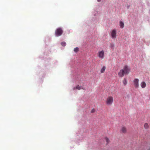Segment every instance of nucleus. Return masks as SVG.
Segmentation results:
<instances>
[{"instance_id":"15","label":"nucleus","mask_w":150,"mask_h":150,"mask_svg":"<svg viewBox=\"0 0 150 150\" xmlns=\"http://www.w3.org/2000/svg\"><path fill=\"white\" fill-rule=\"evenodd\" d=\"M144 127L145 128L147 129L148 128L149 125L147 123H146L144 124Z\"/></svg>"},{"instance_id":"2","label":"nucleus","mask_w":150,"mask_h":150,"mask_svg":"<svg viewBox=\"0 0 150 150\" xmlns=\"http://www.w3.org/2000/svg\"><path fill=\"white\" fill-rule=\"evenodd\" d=\"M113 102V98L111 96H108L105 101L106 104L108 105H111Z\"/></svg>"},{"instance_id":"18","label":"nucleus","mask_w":150,"mask_h":150,"mask_svg":"<svg viewBox=\"0 0 150 150\" xmlns=\"http://www.w3.org/2000/svg\"><path fill=\"white\" fill-rule=\"evenodd\" d=\"M101 1V0H98V2H100Z\"/></svg>"},{"instance_id":"11","label":"nucleus","mask_w":150,"mask_h":150,"mask_svg":"<svg viewBox=\"0 0 150 150\" xmlns=\"http://www.w3.org/2000/svg\"><path fill=\"white\" fill-rule=\"evenodd\" d=\"M106 68L105 66H103L102 68L100 70V72L101 73H103L105 69Z\"/></svg>"},{"instance_id":"8","label":"nucleus","mask_w":150,"mask_h":150,"mask_svg":"<svg viewBox=\"0 0 150 150\" xmlns=\"http://www.w3.org/2000/svg\"><path fill=\"white\" fill-rule=\"evenodd\" d=\"M140 85L141 87L142 88H145L146 86V83L144 82H142L141 84Z\"/></svg>"},{"instance_id":"6","label":"nucleus","mask_w":150,"mask_h":150,"mask_svg":"<svg viewBox=\"0 0 150 150\" xmlns=\"http://www.w3.org/2000/svg\"><path fill=\"white\" fill-rule=\"evenodd\" d=\"M139 79H135L134 80V87L136 88H138L139 86Z\"/></svg>"},{"instance_id":"5","label":"nucleus","mask_w":150,"mask_h":150,"mask_svg":"<svg viewBox=\"0 0 150 150\" xmlns=\"http://www.w3.org/2000/svg\"><path fill=\"white\" fill-rule=\"evenodd\" d=\"M104 51L103 50H102L98 52V55L99 58L101 59H103L104 57Z\"/></svg>"},{"instance_id":"7","label":"nucleus","mask_w":150,"mask_h":150,"mask_svg":"<svg viewBox=\"0 0 150 150\" xmlns=\"http://www.w3.org/2000/svg\"><path fill=\"white\" fill-rule=\"evenodd\" d=\"M121 133H126L127 132V129L126 127L125 126H122L120 130Z\"/></svg>"},{"instance_id":"1","label":"nucleus","mask_w":150,"mask_h":150,"mask_svg":"<svg viewBox=\"0 0 150 150\" xmlns=\"http://www.w3.org/2000/svg\"><path fill=\"white\" fill-rule=\"evenodd\" d=\"M130 69L128 66H125L124 68L121 70L118 73L119 76L120 77H122L125 74H129Z\"/></svg>"},{"instance_id":"14","label":"nucleus","mask_w":150,"mask_h":150,"mask_svg":"<svg viewBox=\"0 0 150 150\" xmlns=\"http://www.w3.org/2000/svg\"><path fill=\"white\" fill-rule=\"evenodd\" d=\"M105 139L106 141L107 144H108L109 143V140L107 137H105Z\"/></svg>"},{"instance_id":"3","label":"nucleus","mask_w":150,"mask_h":150,"mask_svg":"<svg viewBox=\"0 0 150 150\" xmlns=\"http://www.w3.org/2000/svg\"><path fill=\"white\" fill-rule=\"evenodd\" d=\"M63 33V31L61 28H57L55 32V34L56 36L58 37L61 35Z\"/></svg>"},{"instance_id":"17","label":"nucleus","mask_w":150,"mask_h":150,"mask_svg":"<svg viewBox=\"0 0 150 150\" xmlns=\"http://www.w3.org/2000/svg\"><path fill=\"white\" fill-rule=\"evenodd\" d=\"M95 111V110L94 109H93L91 111V112L92 113H93V112H94Z\"/></svg>"},{"instance_id":"16","label":"nucleus","mask_w":150,"mask_h":150,"mask_svg":"<svg viewBox=\"0 0 150 150\" xmlns=\"http://www.w3.org/2000/svg\"><path fill=\"white\" fill-rule=\"evenodd\" d=\"M61 45L63 46H65L66 45V44L65 42H61Z\"/></svg>"},{"instance_id":"4","label":"nucleus","mask_w":150,"mask_h":150,"mask_svg":"<svg viewBox=\"0 0 150 150\" xmlns=\"http://www.w3.org/2000/svg\"><path fill=\"white\" fill-rule=\"evenodd\" d=\"M111 35L112 38L115 39L116 37V30L114 29L111 31Z\"/></svg>"},{"instance_id":"9","label":"nucleus","mask_w":150,"mask_h":150,"mask_svg":"<svg viewBox=\"0 0 150 150\" xmlns=\"http://www.w3.org/2000/svg\"><path fill=\"white\" fill-rule=\"evenodd\" d=\"M120 27L122 28H124V23L122 21H120Z\"/></svg>"},{"instance_id":"10","label":"nucleus","mask_w":150,"mask_h":150,"mask_svg":"<svg viewBox=\"0 0 150 150\" xmlns=\"http://www.w3.org/2000/svg\"><path fill=\"white\" fill-rule=\"evenodd\" d=\"M81 89V87L79 85L77 86L76 87H74L73 88V90H75V89H77L78 90H80Z\"/></svg>"},{"instance_id":"12","label":"nucleus","mask_w":150,"mask_h":150,"mask_svg":"<svg viewBox=\"0 0 150 150\" xmlns=\"http://www.w3.org/2000/svg\"><path fill=\"white\" fill-rule=\"evenodd\" d=\"M122 81L124 85H125L127 84V79L125 78Z\"/></svg>"},{"instance_id":"13","label":"nucleus","mask_w":150,"mask_h":150,"mask_svg":"<svg viewBox=\"0 0 150 150\" xmlns=\"http://www.w3.org/2000/svg\"><path fill=\"white\" fill-rule=\"evenodd\" d=\"M79 50V48L78 47H76L74 49V51L75 52H77Z\"/></svg>"}]
</instances>
